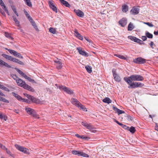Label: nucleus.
<instances>
[{"mask_svg":"<svg viewBox=\"0 0 158 158\" xmlns=\"http://www.w3.org/2000/svg\"><path fill=\"white\" fill-rule=\"evenodd\" d=\"M3 56L4 57H5V58H6V59H11V60L16 59L13 58H12V57L10 56H9L8 55H4Z\"/></svg>","mask_w":158,"mask_h":158,"instance_id":"obj_39","label":"nucleus"},{"mask_svg":"<svg viewBox=\"0 0 158 158\" xmlns=\"http://www.w3.org/2000/svg\"><path fill=\"white\" fill-rule=\"evenodd\" d=\"M11 6V8H12V10H14V9H16V8L15 7V6H13V5H12Z\"/></svg>","mask_w":158,"mask_h":158,"instance_id":"obj_63","label":"nucleus"},{"mask_svg":"<svg viewBox=\"0 0 158 158\" xmlns=\"http://www.w3.org/2000/svg\"><path fill=\"white\" fill-rule=\"evenodd\" d=\"M146 37L150 39H152L153 38V35L148 32H146L145 33Z\"/></svg>","mask_w":158,"mask_h":158,"instance_id":"obj_32","label":"nucleus"},{"mask_svg":"<svg viewBox=\"0 0 158 158\" xmlns=\"http://www.w3.org/2000/svg\"><path fill=\"white\" fill-rule=\"evenodd\" d=\"M13 78L16 81V82L17 81V80H18L19 78L17 77L15 75L12 74V75Z\"/></svg>","mask_w":158,"mask_h":158,"instance_id":"obj_43","label":"nucleus"},{"mask_svg":"<svg viewBox=\"0 0 158 158\" xmlns=\"http://www.w3.org/2000/svg\"><path fill=\"white\" fill-rule=\"evenodd\" d=\"M25 79H27V80H28L29 81L30 80V79H31V78L30 77L27 76H25Z\"/></svg>","mask_w":158,"mask_h":158,"instance_id":"obj_62","label":"nucleus"},{"mask_svg":"<svg viewBox=\"0 0 158 158\" xmlns=\"http://www.w3.org/2000/svg\"><path fill=\"white\" fill-rule=\"evenodd\" d=\"M72 152L73 154L77 155L78 156H81L85 157H88L89 156L87 154L79 151H72Z\"/></svg>","mask_w":158,"mask_h":158,"instance_id":"obj_6","label":"nucleus"},{"mask_svg":"<svg viewBox=\"0 0 158 158\" xmlns=\"http://www.w3.org/2000/svg\"><path fill=\"white\" fill-rule=\"evenodd\" d=\"M103 102H104L109 104L111 102V100L109 98H106L103 100Z\"/></svg>","mask_w":158,"mask_h":158,"instance_id":"obj_24","label":"nucleus"},{"mask_svg":"<svg viewBox=\"0 0 158 158\" xmlns=\"http://www.w3.org/2000/svg\"><path fill=\"white\" fill-rule=\"evenodd\" d=\"M31 24L34 27V28L36 30L38 31V29L37 28V26H36V24L33 21H31Z\"/></svg>","mask_w":158,"mask_h":158,"instance_id":"obj_31","label":"nucleus"},{"mask_svg":"<svg viewBox=\"0 0 158 158\" xmlns=\"http://www.w3.org/2000/svg\"><path fill=\"white\" fill-rule=\"evenodd\" d=\"M0 88L2 89H5L6 88L4 85L0 84Z\"/></svg>","mask_w":158,"mask_h":158,"instance_id":"obj_56","label":"nucleus"},{"mask_svg":"<svg viewBox=\"0 0 158 158\" xmlns=\"http://www.w3.org/2000/svg\"><path fill=\"white\" fill-rule=\"evenodd\" d=\"M5 35L7 38H9L12 40L13 39V38L12 37L10 36V35L7 32H5Z\"/></svg>","mask_w":158,"mask_h":158,"instance_id":"obj_34","label":"nucleus"},{"mask_svg":"<svg viewBox=\"0 0 158 158\" xmlns=\"http://www.w3.org/2000/svg\"><path fill=\"white\" fill-rule=\"evenodd\" d=\"M114 120L116 123L118 124L119 125L121 126V127L123 125V124L122 123H120L117 120H116L115 119H114Z\"/></svg>","mask_w":158,"mask_h":158,"instance_id":"obj_53","label":"nucleus"},{"mask_svg":"<svg viewBox=\"0 0 158 158\" xmlns=\"http://www.w3.org/2000/svg\"><path fill=\"white\" fill-rule=\"evenodd\" d=\"M54 61L56 64V68L58 69H61L63 67L62 63L58 60H55Z\"/></svg>","mask_w":158,"mask_h":158,"instance_id":"obj_13","label":"nucleus"},{"mask_svg":"<svg viewBox=\"0 0 158 158\" xmlns=\"http://www.w3.org/2000/svg\"><path fill=\"white\" fill-rule=\"evenodd\" d=\"M123 128H124L125 129H126L127 130H128L129 127L123 124V125L122 126Z\"/></svg>","mask_w":158,"mask_h":158,"instance_id":"obj_48","label":"nucleus"},{"mask_svg":"<svg viewBox=\"0 0 158 158\" xmlns=\"http://www.w3.org/2000/svg\"><path fill=\"white\" fill-rule=\"evenodd\" d=\"M12 17L13 18V19L14 20V21L15 22V24H16L17 26L18 27H19V21L18 20V19L15 17V16H13Z\"/></svg>","mask_w":158,"mask_h":158,"instance_id":"obj_25","label":"nucleus"},{"mask_svg":"<svg viewBox=\"0 0 158 158\" xmlns=\"http://www.w3.org/2000/svg\"><path fill=\"white\" fill-rule=\"evenodd\" d=\"M123 79L127 83H129L131 81H143L144 78L140 75L135 74L131 75L128 77H125Z\"/></svg>","mask_w":158,"mask_h":158,"instance_id":"obj_1","label":"nucleus"},{"mask_svg":"<svg viewBox=\"0 0 158 158\" xmlns=\"http://www.w3.org/2000/svg\"><path fill=\"white\" fill-rule=\"evenodd\" d=\"M58 88L60 90H63L69 94H72L73 93V91L70 89L65 86L60 85L58 86Z\"/></svg>","mask_w":158,"mask_h":158,"instance_id":"obj_5","label":"nucleus"},{"mask_svg":"<svg viewBox=\"0 0 158 158\" xmlns=\"http://www.w3.org/2000/svg\"><path fill=\"white\" fill-rule=\"evenodd\" d=\"M112 73L115 80L117 82H119L120 81V77L116 73V70L114 69H112Z\"/></svg>","mask_w":158,"mask_h":158,"instance_id":"obj_11","label":"nucleus"},{"mask_svg":"<svg viewBox=\"0 0 158 158\" xmlns=\"http://www.w3.org/2000/svg\"><path fill=\"white\" fill-rule=\"evenodd\" d=\"M59 1L62 4L65 6L67 7H70V6L67 2L64 0H59Z\"/></svg>","mask_w":158,"mask_h":158,"instance_id":"obj_21","label":"nucleus"},{"mask_svg":"<svg viewBox=\"0 0 158 158\" xmlns=\"http://www.w3.org/2000/svg\"><path fill=\"white\" fill-rule=\"evenodd\" d=\"M128 38L131 40L135 42L139 43L140 44H144L143 41L135 37L130 36H128Z\"/></svg>","mask_w":158,"mask_h":158,"instance_id":"obj_7","label":"nucleus"},{"mask_svg":"<svg viewBox=\"0 0 158 158\" xmlns=\"http://www.w3.org/2000/svg\"><path fill=\"white\" fill-rule=\"evenodd\" d=\"M1 65L4 66L7 68H11V66L8 64L2 61V60H0V66Z\"/></svg>","mask_w":158,"mask_h":158,"instance_id":"obj_20","label":"nucleus"},{"mask_svg":"<svg viewBox=\"0 0 158 158\" xmlns=\"http://www.w3.org/2000/svg\"><path fill=\"white\" fill-rule=\"evenodd\" d=\"M114 56H116L117 57H118V58L121 59H126V58L124 56H123L120 55L119 54H115L114 55Z\"/></svg>","mask_w":158,"mask_h":158,"instance_id":"obj_36","label":"nucleus"},{"mask_svg":"<svg viewBox=\"0 0 158 158\" xmlns=\"http://www.w3.org/2000/svg\"><path fill=\"white\" fill-rule=\"evenodd\" d=\"M0 5L2 6V8L3 9L6 8V7L2 0L0 1Z\"/></svg>","mask_w":158,"mask_h":158,"instance_id":"obj_40","label":"nucleus"},{"mask_svg":"<svg viewBox=\"0 0 158 158\" xmlns=\"http://www.w3.org/2000/svg\"><path fill=\"white\" fill-rule=\"evenodd\" d=\"M154 34L156 35H158V30L157 31H154Z\"/></svg>","mask_w":158,"mask_h":158,"instance_id":"obj_64","label":"nucleus"},{"mask_svg":"<svg viewBox=\"0 0 158 158\" xmlns=\"http://www.w3.org/2000/svg\"><path fill=\"white\" fill-rule=\"evenodd\" d=\"M26 4L29 6L31 7L32 4L30 0H24Z\"/></svg>","mask_w":158,"mask_h":158,"instance_id":"obj_33","label":"nucleus"},{"mask_svg":"<svg viewBox=\"0 0 158 158\" xmlns=\"http://www.w3.org/2000/svg\"><path fill=\"white\" fill-rule=\"evenodd\" d=\"M0 118H4L5 119V116L4 115H2V114H0Z\"/></svg>","mask_w":158,"mask_h":158,"instance_id":"obj_57","label":"nucleus"},{"mask_svg":"<svg viewBox=\"0 0 158 158\" xmlns=\"http://www.w3.org/2000/svg\"><path fill=\"white\" fill-rule=\"evenodd\" d=\"M6 153L9 155L10 156H11L13 157H14V155L10 151L8 150V149H6Z\"/></svg>","mask_w":158,"mask_h":158,"instance_id":"obj_35","label":"nucleus"},{"mask_svg":"<svg viewBox=\"0 0 158 158\" xmlns=\"http://www.w3.org/2000/svg\"><path fill=\"white\" fill-rule=\"evenodd\" d=\"M113 109L115 111H116L117 112H118L119 110V109H118L117 107L114 106H113Z\"/></svg>","mask_w":158,"mask_h":158,"instance_id":"obj_51","label":"nucleus"},{"mask_svg":"<svg viewBox=\"0 0 158 158\" xmlns=\"http://www.w3.org/2000/svg\"><path fill=\"white\" fill-rule=\"evenodd\" d=\"M25 110L27 113L30 115H31L33 116H35L36 114L33 109L30 108H26Z\"/></svg>","mask_w":158,"mask_h":158,"instance_id":"obj_10","label":"nucleus"},{"mask_svg":"<svg viewBox=\"0 0 158 158\" xmlns=\"http://www.w3.org/2000/svg\"><path fill=\"white\" fill-rule=\"evenodd\" d=\"M24 13L27 18L29 17L30 15H29L28 12L26 11H25Z\"/></svg>","mask_w":158,"mask_h":158,"instance_id":"obj_55","label":"nucleus"},{"mask_svg":"<svg viewBox=\"0 0 158 158\" xmlns=\"http://www.w3.org/2000/svg\"><path fill=\"white\" fill-rule=\"evenodd\" d=\"M22 152L26 154H29L28 149L25 148H24V149L22 150Z\"/></svg>","mask_w":158,"mask_h":158,"instance_id":"obj_38","label":"nucleus"},{"mask_svg":"<svg viewBox=\"0 0 158 158\" xmlns=\"http://www.w3.org/2000/svg\"><path fill=\"white\" fill-rule=\"evenodd\" d=\"M21 100H22V101L23 102H27V103H28L29 101V100L28 99H26L22 98V99H21Z\"/></svg>","mask_w":158,"mask_h":158,"instance_id":"obj_52","label":"nucleus"},{"mask_svg":"<svg viewBox=\"0 0 158 158\" xmlns=\"http://www.w3.org/2000/svg\"><path fill=\"white\" fill-rule=\"evenodd\" d=\"M74 32L75 33V35L77 37L81 40H83V38L82 36L79 33L76 29L75 30Z\"/></svg>","mask_w":158,"mask_h":158,"instance_id":"obj_19","label":"nucleus"},{"mask_svg":"<svg viewBox=\"0 0 158 158\" xmlns=\"http://www.w3.org/2000/svg\"><path fill=\"white\" fill-rule=\"evenodd\" d=\"M31 100L34 102H35V103H37L38 102H37L38 99H37L36 98L34 97L33 96H32L31 97Z\"/></svg>","mask_w":158,"mask_h":158,"instance_id":"obj_42","label":"nucleus"},{"mask_svg":"<svg viewBox=\"0 0 158 158\" xmlns=\"http://www.w3.org/2000/svg\"><path fill=\"white\" fill-rule=\"evenodd\" d=\"M134 28V27L132 23H130L128 27V31H131Z\"/></svg>","mask_w":158,"mask_h":158,"instance_id":"obj_29","label":"nucleus"},{"mask_svg":"<svg viewBox=\"0 0 158 158\" xmlns=\"http://www.w3.org/2000/svg\"><path fill=\"white\" fill-rule=\"evenodd\" d=\"M15 69L17 70V71L19 73L20 75H21V74L23 73V72L19 69L16 68H15Z\"/></svg>","mask_w":158,"mask_h":158,"instance_id":"obj_49","label":"nucleus"},{"mask_svg":"<svg viewBox=\"0 0 158 158\" xmlns=\"http://www.w3.org/2000/svg\"><path fill=\"white\" fill-rule=\"evenodd\" d=\"M2 101L7 103H8L9 102V101L8 100L4 98H3L2 100Z\"/></svg>","mask_w":158,"mask_h":158,"instance_id":"obj_47","label":"nucleus"},{"mask_svg":"<svg viewBox=\"0 0 158 158\" xmlns=\"http://www.w3.org/2000/svg\"><path fill=\"white\" fill-rule=\"evenodd\" d=\"M3 10H5V11L6 13L8 14V15H10V13H9L6 7V8H5V9H4Z\"/></svg>","mask_w":158,"mask_h":158,"instance_id":"obj_54","label":"nucleus"},{"mask_svg":"<svg viewBox=\"0 0 158 158\" xmlns=\"http://www.w3.org/2000/svg\"><path fill=\"white\" fill-rule=\"evenodd\" d=\"M141 39L143 41H145L147 40V38L146 36H142L141 37Z\"/></svg>","mask_w":158,"mask_h":158,"instance_id":"obj_50","label":"nucleus"},{"mask_svg":"<svg viewBox=\"0 0 158 158\" xmlns=\"http://www.w3.org/2000/svg\"><path fill=\"white\" fill-rule=\"evenodd\" d=\"M133 81H130V83H127L129 85L128 86L129 88H137L136 86V82H132Z\"/></svg>","mask_w":158,"mask_h":158,"instance_id":"obj_16","label":"nucleus"},{"mask_svg":"<svg viewBox=\"0 0 158 158\" xmlns=\"http://www.w3.org/2000/svg\"><path fill=\"white\" fill-rule=\"evenodd\" d=\"M16 82L19 86L23 87L24 89L32 92L35 91V90L32 87L27 84L22 79L18 78V80H17Z\"/></svg>","mask_w":158,"mask_h":158,"instance_id":"obj_2","label":"nucleus"},{"mask_svg":"<svg viewBox=\"0 0 158 158\" xmlns=\"http://www.w3.org/2000/svg\"><path fill=\"white\" fill-rule=\"evenodd\" d=\"M82 125L86 127L87 129L89 130L91 132L95 133L97 131L95 130V128L91 124H88L85 122H82Z\"/></svg>","mask_w":158,"mask_h":158,"instance_id":"obj_4","label":"nucleus"},{"mask_svg":"<svg viewBox=\"0 0 158 158\" xmlns=\"http://www.w3.org/2000/svg\"><path fill=\"white\" fill-rule=\"evenodd\" d=\"M122 10L123 12H127L128 10V6L127 5L123 6L122 7Z\"/></svg>","mask_w":158,"mask_h":158,"instance_id":"obj_27","label":"nucleus"},{"mask_svg":"<svg viewBox=\"0 0 158 158\" xmlns=\"http://www.w3.org/2000/svg\"><path fill=\"white\" fill-rule=\"evenodd\" d=\"M88 138L87 137H85L84 136H83V135L81 136V137H80V138H82L83 139H86Z\"/></svg>","mask_w":158,"mask_h":158,"instance_id":"obj_60","label":"nucleus"},{"mask_svg":"<svg viewBox=\"0 0 158 158\" xmlns=\"http://www.w3.org/2000/svg\"><path fill=\"white\" fill-rule=\"evenodd\" d=\"M48 3L50 7L55 12L57 13V8L55 6L54 2L49 1Z\"/></svg>","mask_w":158,"mask_h":158,"instance_id":"obj_12","label":"nucleus"},{"mask_svg":"<svg viewBox=\"0 0 158 158\" xmlns=\"http://www.w3.org/2000/svg\"><path fill=\"white\" fill-rule=\"evenodd\" d=\"M8 51L11 54H13L14 55L18 57V58L20 59L23 58V57L21 54L18 53L16 51L11 49H9L8 50Z\"/></svg>","mask_w":158,"mask_h":158,"instance_id":"obj_8","label":"nucleus"},{"mask_svg":"<svg viewBox=\"0 0 158 158\" xmlns=\"http://www.w3.org/2000/svg\"><path fill=\"white\" fill-rule=\"evenodd\" d=\"M139 11V8L134 7L130 11L131 14L134 15H135L138 14Z\"/></svg>","mask_w":158,"mask_h":158,"instance_id":"obj_14","label":"nucleus"},{"mask_svg":"<svg viewBox=\"0 0 158 158\" xmlns=\"http://www.w3.org/2000/svg\"><path fill=\"white\" fill-rule=\"evenodd\" d=\"M29 81L31 82H32V83H35V81L34 80L32 79L31 78V79H30V80H29Z\"/></svg>","mask_w":158,"mask_h":158,"instance_id":"obj_59","label":"nucleus"},{"mask_svg":"<svg viewBox=\"0 0 158 158\" xmlns=\"http://www.w3.org/2000/svg\"><path fill=\"white\" fill-rule=\"evenodd\" d=\"M14 62H16L20 65H24L25 64V63L23 62L20 61V60H11Z\"/></svg>","mask_w":158,"mask_h":158,"instance_id":"obj_26","label":"nucleus"},{"mask_svg":"<svg viewBox=\"0 0 158 158\" xmlns=\"http://www.w3.org/2000/svg\"><path fill=\"white\" fill-rule=\"evenodd\" d=\"M119 23L122 27H124L127 23V20L123 18L119 21Z\"/></svg>","mask_w":158,"mask_h":158,"instance_id":"obj_17","label":"nucleus"},{"mask_svg":"<svg viewBox=\"0 0 158 158\" xmlns=\"http://www.w3.org/2000/svg\"><path fill=\"white\" fill-rule=\"evenodd\" d=\"M127 120L129 121H132L133 120V118L132 117L128 115L127 116Z\"/></svg>","mask_w":158,"mask_h":158,"instance_id":"obj_45","label":"nucleus"},{"mask_svg":"<svg viewBox=\"0 0 158 158\" xmlns=\"http://www.w3.org/2000/svg\"><path fill=\"white\" fill-rule=\"evenodd\" d=\"M27 18L29 20V21H30V22L31 21H33V19L30 16L29 17H27Z\"/></svg>","mask_w":158,"mask_h":158,"instance_id":"obj_61","label":"nucleus"},{"mask_svg":"<svg viewBox=\"0 0 158 158\" xmlns=\"http://www.w3.org/2000/svg\"><path fill=\"white\" fill-rule=\"evenodd\" d=\"M136 86L137 87H141L144 85V84L140 82H136Z\"/></svg>","mask_w":158,"mask_h":158,"instance_id":"obj_41","label":"nucleus"},{"mask_svg":"<svg viewBox=\"0 0 158 158\" xmlns=\"http://www.w3.org/2000/svg\"><path fill=\"white\" fill-rule=\"evenodd\" d=\"M12 95L19 100L20 101L22 99V97L14 92L12 93Z\"/></svg>","mask_w":158,"mask_h":158,"instance_id":"obj_23","label":"nucleus"},{"mask_svg":"<svg viewBox=\"0 0 158 158\" xmlns=\"http://www.w3.org/2000/svg\"><path fill=\"white\" fill-rule=\"evenodd\" d=\"M26 97L27 98L31 100L32 96L28 94Z\"/></svg>","mask_w":158,"mask_h":158,"instance_id":"obj_58","label":"nucleus"},{"mask_svg":"<svg viewBox=\"0 0 158 158\" xmlns=\"http://www.w3.org/2000/svg\"><path fill=\"white\" fill-rule=\"evenodd\" d=\"M146 60H133V62L136 64H143L146 63Z\"/></svg>","mask_w":158,"mask_h":158,"instance_id":"obj_18","label":"nucleus"},{"mask_svg":"<svg viewBox=\"0 0 158 158\" xmlns=\"http://www.w3.org/2000/svg\"><path fill=\"white\" fill-rule=\"evenodd\" d=\"M77 49L78 50V52L80 54L86 57H87L89 56L88 54L84 50H83L81 48H77Z\"/></svg>","mask_w":158,"mask_h":158,"instance_id":"obj_9","label":"nucleus"},{"mask_svg":"<svg viewBox=\"0 0 158 158\" xmlns=\"http://www.w3.org/2000/svg\"><path fill=\"white\" fill-rule=\"evenodd\" d=\"M49 31L50 32L53 34L56 33V30L54 28L50 27L49 29Z\"/></svg>","mask_w":158,"mask_h":158,"instance_id":"obj_37","label":"nucleus"},{"mask_svg":"<svg viewBox=\"0 0 158 158\" xmlns=\"http://www.w3.org/2000/svg\"><path fill=\"white\" fill-rule=\"evenodd\" d=\"M117 113H118V114L119 115L122 114L124 113L125 112L124 111L119 109Z\"/></svg>","mask_w":158,"mask_h":158,"instance_id":"obj_46","label":"nucleus"},{"mask_svg":"<svg viewBox=\"0 0 158 158\" xmlns=\"http://www.w3.org/2000/svg\"><path fill=\"white\" fill-rule=\"evenodd\" d=\"M144 23L145 24L147 25L148 26L150 27H153L154 26V25L152 24L149 22Z\"/></svg>","mask_w":158,"mask_h":158,"instance_id":"obj_44","label":"nucleus"},{"mask_svg":"<svg viewBox=\"0 0 158 158\" xmlns=\"http://www.w3.org/2000/svg\"><path fill=\"white\" fill-rule=\"evenodd\" d=\"M128 130L132 134L134 133L136 131L135 128L132 126L130 128L129 127Z\"/></svg>","mask_w":158,"mask_h":158,"instance_id":"obj_30","label":"nucleus"},{"mask_svg":"<svg viewBox=\"0 0 158 158\" xmlns=\"http://www.w3.org/2000/svg\"><path fill=\"white\" fill-rule=\"evenodd\" d=\"M71 102L73 104L79 108L82 109L84 111H87L86 108L85 106L82 105L77 99L72 98L71 99Z\"/></svg>","mask_w":158,"mask_h":158,"instance_id":"obj_3","label":"nucleus"},{"mask_svg":"<svg viewBox=\"0 0 158 158\" xmlns=\"http://www.w3.org/2000/svg\"><path fill=\"white\" fill-rule=\"evenodd\" d=\"M85 68L87 72L89 73H91L92 71V68L90 66L88 65L86 66H85Z\"/></svg>","mask_w":158,"mask_h":158,"instance_id":"obj_28","label":"nucleus"},{"mask_svg":"<svg viewBox=\"0 0 158 158\" xmlns=\"http://www.w3.org/2000/svg\"><path fill=\"white\" fill-rule=\"evenodd\" d=\"M15 147L17 149L19 150V151L21 152H22V150L24 149V148H25V147H23L20 146L17 144H16L15 145Z\"/></svg>","mask_w":158,"mask_h":158,"instance_id":"obj_22","label":"nucleus"},{"mask_svg":"<svg viewBox=\"0 0 158 158\" xmlns=\"http://www.w3.org/2000/svg\"><path fill=\"white\" fill-rule=\"evenodd\" d=\"M74 12L76 13V15L80 17H83L84 16V13L81 10H74Z\"/></svg>","mask_w":158,"mask_h":158,"instance_id":"obj_15","label":"nucleus"}]
</instances>
